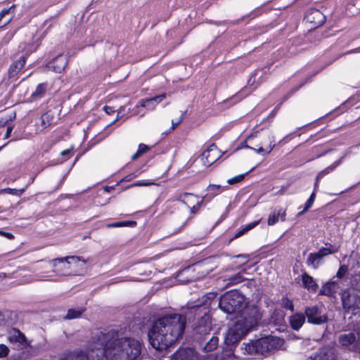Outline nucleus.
Here are the masks:
<instances>
[{
    "label": "nucleus",
    "mask_w": 360,
    "mask_h": 360,
    "mask_svg": "<svg viewBox=\"0 0 360 360\" xmlns=\"http://www.w3.org/2000/svg\"><path fill=\"white\" fill-rule=\"evenodd\" d=\"M0 235L3 236L10 240H12L14 238V236L11 233H9V232H5L4 231H0Z\"/></svg>",
    "instance_id": "nucleus-52"
},
{
    "label": "nucleus",
    "mask_w": 360,
    "mask_h": 360,
    "mask_svg": "<svg viewBox=\"0 0 360 360\" xmlns=\"http://www.w3.org/2000/svg\"><path fill=\"white\" fill-rule=\"evenodd\" d=\"M215 296H216L215 293H209V294H207V297L210 299L214 298Z\"/></svg>",
    "instance_id": "nucleus-61"
},
{
    "label": "nucleus",
    "mask_w": 360,
    "mask_h": 360,
    "mask_svg": "<svg viewBox=\"0 0 360 360\" xmlns=\"http://www.w3.org/2000/svg\"><path fill=\"white\" fill-rule=\"evenodd\" d=\"M141 351L139 340L124 337L120 331L111 329L92 335L87 356L93 360H141Z\"/></svg>",
    "instance_id": "nucleus-1"
},
{
    "label": "nucleus",
    "mask_w": 360,
    "mask_h": 360,
    "mask_svg": "<svg viewBox=\"0 0 360 360\" xmlns=\"http://www.w3.org/2000/svg\"><path fill=\"white\" fill-rule=\"evenodd\" d=\"M305 315L301 313H296L290 317L291 327L298 330L305 322Z\"/></svg>",
    "instance_id": "nucleus-18"
},
{
    "label": "nucleus",
    "mask_w": 360,
    "mask_h": 360,
    "mask_svg": "<svg viewBox=\"0 0 360 360\" xmlns=\"http://www.w3.org/2000/svg\"><path fill=\"white\" fill-rule=\"evenodd\" d=\"M212 322L210 315L205 314L193 326V336L195 341L206 340L210 335Z\"/></svg>",
    "instance_id": "nucleus-7"
},
{
    "label": "nucleus",
    "mask_w": 360,
    "mask_h": 360,
    "mask_svg": "<svg viewBox=\"0 0 360 360\" xmlns=\"http://www.w3.org/2000/svg\"><path fill=\"white\" fill-rule=\"evenodd\" d=\"M186 318L179 314H169L157 318L148 332L150 344L158 350L166 349L181 338Z\"/></svg>",
    "instance_id": "nucleus-2"
},
{
    "label": "nucleus",
    "mask_w": 360,
    "mask_h": 360,
    "mask_svg": "<svg viewBox=\"0 0 360 360\" xmlns=\"http://www.w3.org/2000/svg\"><path fill=\"white\" fill-rule=\"evenodd\" d=\"M220 157V152L214 143L211 144L207 150L202 153V160L204 165L209 167L215 162Z\"/></svg>",
    "instance_id": "nucleus-10"
},
{
    "label": "nucleus",
    "mask_w": 360,
    "mask_h": 360,
    "mask_svg": "<svg viewBox=\"0 0 360 360\" xmlns=\"http://www.w3.org/2000/svg\"><path fill=\"white\" fill-rule=\"evenodd\" d=\"M334 278L335 277H333V279H331L330 281H328L327 283L322 286L320 290L321 295L332 296L336 292V290L338 287V283L333 280Z\"/></svg>",
    "instance_id": "nucleus-16"
},
{
    "label": "nucleus",
    "mask_w": 360,
    "mask_h": 360,
    "mask_svg": "<svg viewBox=\"0 0 360 360\" xmlns=\"http://www.w3.org/2000/svg\"><path fill=\"white\" fill-rule=\"evenodd\" d=\"M309 210H306V205H304V207L303 208V210L300 212H299L296 217H300V216H302L304 212H307Z\"/></svg>",
    "instance_id": "nucleus-57"
},
{
    "label": "nucleus",
    "mask_w": 360,
    "mask_h": 360,
    "mask_svg": "<svg viewBox=\"0 0 360 360\" xmlns=\"http://www.w3.org/2000/svg\"><path fill=\"white\" fill-rule=\"evenodd\" d=\"M166 97V94H162L160 95L154 96L151 98L142 100L141 101V106L146 108L148 109H153L158 103L162 101Z\"/></svg>",
    "instance_id": "nucleus-17"
},
{
    "label": "nucleus",
    "mask_w": 360,
    "mask_h": 360,
    "mask_svg": "<svg viewBox=\"0 0 360 360\" xmlns=\"http://www.w3.org/2000/svg\"><path fill=\"white\" fill-rule=\"evenodd\" d=\"M219 307L224 313L234 315L239 319H242L243 314L248 309L255 308L248 307L245 296L236 290L226 292L221 295L219 300Z\"/></svg>",
    "instance_id": "nucleus-4"
},
{
    "label": "nucleus",
    "mask_w": 360,
    "mask_h": 360,
    "mask_svg": "<svg viewBox=\"0 0 360 360\" xmlns=\"http://www.w3.org/2000/svg\"><path fill=\"white\" fill-rule=\"evenodd\" d=\"M18 195H21L25 192V189L24 188L20 189V190H18Z\"/></svg>",
    "instance_id": "nucleus-63"
},
{
    "label": "nucleus",
    "mask_w": 360,
    "mask_h": 360,
    "mask_svg": "<svg viewBox=\"0 0 360 360\" xmlns=\"http://www.w3.org/2000/svg\"><path fill=\"white\" fill-rule=\"evenodd\" d=\"M304 84V82H302L300 86L293 88L286 96H285L282 101L274 108V110L271 112L273 114V116L274 115L276 110H278L281 106V105L287 101L290 96H291L295 91H297L300 87H302Z\"/></svg>",
    "instance_id": "nucleus-36"
},
{
    "label": "nucleus",
    "mask_w": 360,
    "mask_h": 360,
    "mask_svg": "<svg viewBox=\"0 0 360 360\" xmlns=\"http://www.w3.org/2000/svg\"><path fill=\"white\" fill-rule=\"evenodd\" d=\"M186 357L187 356L185 352L182 351V349H180L173 354L171 360H186Z\"/></svg>",
    "instance_id": "nucleus-40"
},
{
    "label": "nucleus",
    "mask_w": 360,
    "mask_h": 360,
    "mask_svg": "<svg viewBox=\"0 0 360 360\" xmlns=\"http://www.w3.org/2000/svg\"><path fill=\"white\" fill-rule=\"evenodd\" d=\"M261 316L257 308L248 309L227 330L224 337L225 349L226 356L233 354L234 349L238 342L250 330L257 326Z\"/></svg>",
    "instance_id": "nucleus-3"
},
{
    "label": "nucleus",
    "mask_w": 360,
    "mask_h": 360,
    "mask_svg": "<svg viewBox=\"0 0 360 360\" xmlns=\"http://www.w3.org/2000/svg\"><path fill=\"white\" fill-rule=\"evenodd\" d=\"M305 317L309 323L321 325L327 322L328 317L323 314L321 310L317 306L307 307L304 310Z\"/></svg>",
    "instance_id": "nucleus-9"
},
{
    "label": "nucleus",
    "mask_w": 360,
    "mask_h": 360,
    "mask_svg": "<svg viewBox=\"0 0 360 360\" xmlns=\"http://www.w3.org/2000/svg\"><path fill=\"white\" fill-rule=\"evenodd\" d=\"M6 276V274L5 273H4V274H0V281H1L2 278H4Z\"/></svg>",
    "instance_id": "nucleus-64"
},
{
    "label": "nucleus",
    "mask_w": 360,
    "mask_h": 360,
    "mask_svg": "<svg viewBox=\"0 0 360 360\" xmlns=\"http://www.w3.org/2000/svg\"><path fill=\"white\" fill-rule=\"evenodd\" d=\"M61 360H87V358L83 354L72 353L64 356Z\"/></svg>",
    "instance_id": "nucleus-39"
},
{
    "label": "nucleus",
    "mask_w": 360,
    "mask_h": 360,
    "mask_svg": "<svg viewBox=\"0 0 360 360\" xmlns=\"http://www.w3.org/2000/svg\"><path fill=\"white\" fill-rule=\"evenodd\" d=\"M27 57L21 56L18 60L13 61L9 66L8 76L9 79L15 77L24 67Z\"/></svg>",
    "instance_id": "nucleus-15"
},
{
    "label": "nucleus",
    "mask_w": 360,
    "mask_h": 360,
    "mask_svg": "<svg viewBox=\"0 0 360 360\" xmlns=\"http://www.w3.org/2000/svg\"><path fill=\"white\" fill-rule=\"evenodd\" d=\"M268 141H269V144L265 148L263 147H259L258 149H256L248 146H247V147L255 150L258 154H262V155H264L266 154L270 153L275 147L274 136H272L271 134H269Z\"/></svg>",
    "instance_id": "nucleus-22"
},
{
    "label": "nucleus",
    "mask_w": 360,
    "mask_h": 360,
    "mask_svg": "<svg viewBox=\"0 0 360 360\" xmlns=\"http://www.w3.org/2000/svg\"><path fill=\"white\" fill-rule=\"evenodd\" d=\"M285 210L283 209L275 210L271 214H269L268 218V224L269 226H273L278 221L279 217H281V221H284L285 220Z\"/></svg>",
    "instance_id": "nucleus-20"
},
{
    "label": "nucleus",
    "mask_w": 360,
    "mask_h": 360,
    "mask_svg": "<svg viewBox=\"0 0 360 360\" xmlns=\"http://www.w3.org/2000/svg\"><path fill=\"white\" fill-rule=\"evenodd\" d=\"M182 351H184L186 354L187 357L186 360H198L193 349L190 348H183Z\"/></svg>",
    "instance_id": "nucleus-44"
},
{
    "label": "nucleus",
    "mask_w": 360,
    "mask_h": 360,
    "mask_svg": "<svg viewBox=\"0 0 360 360\" xmlns=\"http://www.w3.org/2000/svg\"><path fill=\"white\" fill-rule=\"evenodd\" d=\"M186 113V111H185L181 116L179 117V120L176 122H174L173 120L172 121V127L171 129H174L184 120V115Z\"/></svg>",
    "instance_id": "nucleus-49"
},
{
    "label": "nucleus",
    "mask_w": 360,
    "mask_h": 360,
    "mask_svg": "<svg viewBox=\"0 0 360 360\" xmlns=\"http://www.w3.org/2000/svg\"><path fill=\"white\" fill-rule=\"evenodd\" d=\"M72 155V148L63 150L60 155L65 160L69 159Z\"/></svg>",
    "instance_id": "nucleus-48"
},
{
    "label": "nucleus",
    "mask_w": 360,
    "mask_h": 360,
    "mask_svg": "<svg viewBox=\"0 0 360 360\" xmlns=\"http://www.w3.org/2000/svg\"><path fill=\"white\" fill-rule=\"evenodd\" d=\"M305 19L307 22L314 24L316 27H318L324 23L326 16L319 10L311 8L307 11Z\"/></svg>",
    "instance_id": "nucleus-13"
},
{
    "label": "nucleus",
    "mask_w": 360,
    "mask_h": 360,
    "mask_svg": "<svg viewBox=\"0 0 360 360\" xmlns=\"http://www.w3.org/2000/svg\"><path fill=\"white\" fill-rule=\"evenodd\" d=\"M86 311L85 307H78L76 309H69L67 314L64 317L65 319L70 320L79 318L82 314Z\"/></svg>",
    "instance_id": "nucleus-25"
},
{
    "label": "nucleus",
    "mask_w": 360,
    "mask_h": 360,
    "mask_svg": "<svg viewBox=\"0 0 360 360\" xmlns=\"http://www.w3.org/2000/svg\"><path fill=\"white\" fill-rule=\"evenodd\" d=\"M343 158H341L340 160L335 162L333 165L328 166L323 170H322L321 172L319 173V174L316 176V182L319 181L320 179H321L324 175L330 173L331 171H333L336 167H338L342 162V159Z\"/></svg>",
    "instance_id": "nucleus-31"
},
{
    "label": "nucleus",
    "mask_w": 360,
    "mask_h": 360,
    "mask_svg": "<svg viewBox=\"0 0 360 360\" xmlns=\"http://www.w3.org/2000/svg\"><path fill=\"white\" fill-rule=\"evenodd\" d=\"M359 51V49H352V50H350V51H347V53H344V55L349 54V53H355V52H357Z\"/></svg>",
    "instance_id": "nucleus-59"
},
{
    "label": "nucleus",
    "mask_w": 360,
    "mask_h": 360,
    "mask_svg": "<svg viewBox=\"0 0 360 360\" xmlns=\"http://www.w3.org/2000/svg\"><path fill=\"white\" fill-rule=\"evenodd\" d=\"M195 342L198 343L199 349L205 353L213 352L219 347V338L214 333L210 335L206 340Z\"/></svg>",
    "instance_id": "nucleus-12"
},
{
    "label": "nucleus",
    "mask_w": 360,
    "mask_h": 360,
    "mask_svg": "<svg viewBox=\"0 0 360 360\" xmlns=\"http://www.w3.org/2000/svg\"><path fill=\"white\" fill-rule=\"evenodd\" d=\"M347 271H348V266H347L345 264H342L340 266V268L336 274L335 277L339 279H341L346 275Z\"/></svg>",
    "instance_id": "nucleus-42"
},
{
    "label": "nucleus",
    "mask_w": 360,
    "mask_h": 360,
    "mask_svg": "<svg viewBox=\"0 0 360 360\" xmlns=\"http://www.w3.org/2000/svg\"><path fill=\"white\" fill-rule=\"evenodd\" d=\"M338 342L344 350L360 353V338L355 330H345L339 334Z\"/></svg>",
    "instance_id": "nucleus-6"
},
{
    "label": "nucleus",
    "mask_w": 360,
    "mask_h": 360,
    "mask_svg": "<svg viewBox=\"0 0 360 360\" xmlns=\"http://www.w3.org/2000/svg\"><path fill=\"white\" fill-rule=\"evenodd\" d=\"M245 178V174H239L236 176L229 179L227 183L230 185H233L242 181Z\"/></svg>",
    "instance_id": "nucleus-45"
},
{
    "label": "nucleus",
    "mask_w": 360,
    "mask_h": 360,
    "mask_svg": "<svg viewBox=\"0 0 360 360\" xmlns=\"http://www.w3.org/2000/svg\"><path fill=\"white\" fill-rule=\"evenodd\" d=\"M136 176V174L134 173L129 174L127 176H126L122 181H129Z\"/></svg>",
    "instance_id": "nucleus-54"
},
{
    "label": "nucleus",
    "mask_w": 360,
    "mask_h": 360,
    "mask_svg": "<svg viewBox=\"0 0 360 360\" xmlns=\"http://www.w3.org/2000/svg\"><path fill=\"white\" fill-rule=\"evenodd\" d=\"M236 257H243L245 259H248V256L247 255H238L236 256Z\"/></svg>",
    "instance_id": "nucleus-62"
},
{
    "label": "nucleus",
    "mask_w": 360,
    "mask_h": 360,
    "mask_svg": "<svg viewBox=\"0 0 360 360\" xmlns=\"http://www.w3.org/2000/svg\"><path fill=\"white\" fill-rule=\"evenodd\" d=\"M68 64V58L67 56L59 54L53 58V60L46 65V67L48 69L51 70L55 72L60 73L64 70Z\"/></svg>",
    "instance_id": "nucleus-11"
},
{
    "label": "nucleus",
    "mask_w": 360,
    "mask_h": 360,
    "mask_svg": "<svg viewBox=\"0 0 360 360\" xmlns=\"http://www.w3.org/2000/svg\"><path fill=\"white\" fill-rule=\"evenodd\" d=\"M226 188V186H221L217 184H210L207 186V190L211 197H214Z\"/></svg>",
    "instance_id": "nucleus-28"
},
{
    "label": "nucleus",
    "mask_w": 360,
    "mask_h": 360,
    "mask_svg": "<svg viewBox=\"0 0 360 360\" xmlns=\"http://www.w3.org/2000/svg\"><path fill=\"white\" fill-rule=\"evenodd\" d=\"M255 81V75L252 76L248 80V84L252 85Z\"/></svg>",
    "instance_id": "nucleus-58"
},
{
    "label": "nucleus",
    "mask_w": 360,
    "mask_h": 360,
    "mask_svg": "<svg viewBox=\"0 0 360 360\" xmlns=\"http://www.w3.org/2000/svg\"><path fill=\"white\" fill-rule=\"evenodd\" d=\"M341 300L343 309L345 311H354L358 308L357 304L356 303V296L351 295L349 292L345 291L342 295Z\"/></svg>",
    "instance_id": "nucleus-14"
},
{
    "label": "nucleus",
    "mask_w": 360,
    "mask_h": 360,
    "mask_svg": "<svg viewBox=\"0 0 360 360\" xmlns=\"http://www.w3.org/2000/svg\"><path fill=\"white\" fill-rule=\"evenodd\" d=\"M6 191H7V193H8L10 194L15 195H18V189L8 188L6 189Z\"/></svg>",
    "instance_id": "nucleus-56"
},
{
    "label": "nucleus",
    "mask_w": 360,
    "mask_h": 360,
    "mask_svg": "<svg viewBox=\"0 0 360 360\" xmlns=\"http://www.w3.org/2000/svg\"><path fill=\"white\" fill-rule=\"evenodd\" d=\"M103 109L108 115L115 112V110L112 107L108 105H105Z\"/></svg>",
    "instance_id": "nucleus-53"
},
{
    "label": "nucleus",
    "mask_w": 360,
    "mask_h": 360,
    "mask_svg": "<svg viewBox=\"0 0 360 360\" xmlns=\"http://www.w3.org/2000/svg\"><path fill=\"white\" fill-rule=\"evenodd\" d=\"M150 149V147L147 145H145L143 143H140L139 146V148L137 151L131 156V160H136L138 159L140 156H141L143 154L148 152Z\"/></svg>",
    "instance_id": "nucleus-33"
},
{
    "label": "nucleus",
    "mask_w": 360,
    "mask_h": 360,
    "mask_svg": "<svg viewBox=\"0 0 360 360\" xmlns=\"http://www.w3.org/2000/svg\"><path fill=\"white\" fill-rule=\"evenodd\" d=\"M80 260L79 257L72 256L65 258H56L51 261L54 268V271L62 276H68L71 274L72 262H77Z\"/></svg>",
    "instance_id": "nucleus-8"
},
{
    "label": "nucleus",
    "mask_w": 360,
    "mask_h": 360,
    "mask_svg": "<svg viewBox=\"0 0 360 360\" xmlns=\"http://www.w3.org/2000/svg\"><path fill=\"white\" fill-rule=\"evenodd\" d=\"M258 224H259V221H255L248 224H246L243 228H242L240 230H239L238 231H237L235 233L233 238H238L242 236L246 232L254 229Z\"/></svg>",
    "instance_id": "nucleus-30"
},
{
    "label": "nucleus",
    "mask_w": 360,
    "mask_h": 360,
    "mask_svg": "<svg viewBox=\"0 0 360 360\" xmlns=\"http://www.w3.org/2000/svg\"><path fill=\"white\" fill-rule=\"evenodd\" d=\"M280 304L284 309H290L291 311H294V304L292 301L286 297L281 298Z\"/></svg>",
    "instance_id": "nucleus-38"
},
{
    "label": "nucleus",
    "mask_w": 360,
    "mask_h": 360,
    "mask_svg": "<svg viewBox=\"0 0 360 360\" xmlns=\"http://www.w3.org/2000/svg\"><path fill=\"white\" fill-rule=\"evenodd\" d=\"M136 225V221H119L115 222L112 224H109L107 225L108 227H122V226H135Z\"/></svg>",
    "instance_id": "nucleus-37"
},
{
    "label": "nucleus",
    "mask_w": 360,
    "mask_h": 360,
    "mask_svg": "<svg viewBox=\"0 0 360 360\" xmlns=\"http://www.w3.org/2000/svg\"><path fill=\"white\" fill-rule=\"evenodd\" d=\"M187 223V220L184 221L183 223H181V226H174L173 228V230H172V234H174V233H178L179 232H180L184 228V226H186Z\"/></svg>",
    "instance_id": "nucleus-50"
},
{
    "label": "nucleus",
    "mask_w": 360,
    "mask_h": 360,
    "mask_svg": "<svg viewBox=\"0 0 360 360\" xmlns=\"http://www.w3.org/2000/svg\"><path fill=\"white\" fill-rule=\"evenodd\" d=\"M333 357L331 353L321 352L314 356L308 357L306 360H333Z\"/></svg>",
    "instance_id": "nucleus-32"
},
{
    "label": "nucleus",
    "mask_w": 360,
    "mask_h": 360,
    "mask_svg": "<svg viewBox=\"0 0 360 360\" xmlns=\"http://www.w3.org/2000/svg\"><path fill=\"white\" fill-rule=\"evenodd\" d=\"M178 200L185 204L187 207H191L198 201V197L190 193L181 194L178 198Z\"/></svg>",
    "instance_id": "nucleus-23"
},
{
    "label": "nucleus",
    "mask_w": 360,
    "mask_h": 360,
    "mask_svg": "<svg viewBox=\"0 0 360 360\" xmlns=\"http://www.w3.org/2000/svg\"><path fill=\"white\" fill-rule=\"evenodd\" d=\"M47 88L46 83H41L37 85L35 91L31 94V98L33 100L41 98L44 96Z\"/></svg>",
    "instance_id": "nucleus-27"
},
{
    "label": "nucleus",
    "mask_w": 360,
    "mask_h": 360,
    "mask_svg": "<svg viewBox=\"0 0 360 360\" xmlns=\"http://www.w3.org/2000/svg\"><path fill=\"white\" fill-rule=\"evenodd\" d=\"M302 281L303 286L308 290L316 291L318 285L315 282L312 276H309L307 272L302 274Z\"/></svg>",
    "instance_id": "nucleus-19"
},
{
    "label": "nucleus",
    "mask_w": 360,
    "mask_h": 360,
    "mask_svg": "<svg viewBox=\"0 0 360 360\" xmlns=\"http://www.w3.org/2000/svg\"><path fill=\"white\" fill-rule=\"evenodd\" d=\"M41 120L42 126L46 128L52 124L53 116L49 112H46L41 115Z\"/></svg>",
    "instance_id": "nucleus-34"
},
{
    "label": "nucleus",
    "mask_w": 360,
    "mask_h": 360,
    "mask_svg": "<svg viewBox=\"0 0 360 360\" xmlns=\"http://www.w3.org/2000/svg\"><path fill=\"white\" fill-rule=\"evenodd\" d=\"M202 202H203V200H201L200 201H197L195 204L193 205L191 207H188L190 208L191 212L192 214H196L199 211L200 207L201 205L202 204Z\"/></svg>",
    "instance_id": "nucleus-46"
},
{
    "label": "nucleus",
    "mask_w": 360,
    "mask_h": 360,
    "mask_svg": "<svg viewBox=\"0 0 360 360\" xmlns=\"http://www.w3.org/2000/svg\"><path fill=\"white\" fill-rule=\"evenodd\" d=\"M243 281L244 278L243 277L241 273H238L234 276L225 278L224 279V281L226 282L227 285H233L240 283Z\"/></svg>",
    "instance_id": "nucleus-29"
},
{
    "label": "nucleus",
    "mask_w": 360,
    "mask_h": 360,
    "mask_svg": "<svg viewBox=\"0 0 360 360\" xmlns=\"http://www.w3.org/2000/svg\"><path fill=\"white\" fill-rule=\"evenodd\" d=\"M10 340H15L20 344L24 343L26 341L25 335L21 333L19 330H15L13 335L9 338Z\"/></svg>",
    "instance_id": "nucleus-35"
},
{
    "label": "nucleus",
    "mask_w": 360,
    "mask_h": 360,
    "mask_svg": "<svg viewBox=\"0 0 360 360\" xmlns=\"http://www.w3.org/2000/svg\"><path fill=\"white\" fill-rule=\"evenodd\" d=\"M12 131H13V127H11V126H8V127H7V129H6V134H5V135H4V139H8V138H9V137H10V136H11V134Z\"/></svg>",
    "instance_id": "nucleus-55"
},
{
    "label": "nucleus",
    "mask_w": 360,
    "mask_h": 360,
    "mask_svg": "<svg viewBox=\"0 0 360 360\" xmlns=\"http://www.w3.org/2000/svg\"><path fill=\"white\" fill-rule=\"evenodd\" d=\"M150 183L148 182H144V181H137L133 184H131L129 187H134V186H149Z\"/></svg>",
    "instance_id": "nucleus-51"
},
{
    "label": "nucleus",
    "mask_w": 360,
    "mask_h": 360,
    "mask_svg": "<svg viewBox=\"0 0 360 360\" xmlns=\"http://www.w3.org/2000/svg\"><path fill=\"white\" fill-rule=\"evenodd\" d=\"M13 315V313L11 311H0V325H12L14 323Z\"/></svg>",
    "instance_id": "nucleus-26"
},
{
    "label": "nucleus",
    "mask_w": 360,
    "mask_h": 360,
    "mask_svg": "<svg viewBox=\"0 0 360 360\" xmlns=\"http://www.w3.org/2000/svg\"><path fill=\"white\" fill-rule=\"evenodd\" d=\"M8 352H9L8 347L4 344H1L0 345V358L6 357L8 354Z\"/></svg>",
    "instance_id": "nucleus-47"
},
{
    "label": "nucleus",
    "mask_w": 360,
    "mask_h": 360,
    "mask_svg": "<svg viewBox=\"0 0 360 360\" xmlns=\"http://www.w3.org/2000/svg\"><path fill=\"white\" fill-rule=\"evenodd\" d=\"M283 340L273 337L267 336L256 340L245 345V350L250 354L266 355L268 353L281 347Z\"/></svg>",
    "instance_id": "nucleus-5"
},
{
    "label": "nucleus",
    "mask_w": 360,
    "mask_h": 360,
    "mask_svg": "<svg viewBox=\"0 0 360 360\" xmlns=\"http://www.w3.org/2000/svg\"><path fill=\"white\" fill-rule=\"evenodd\" d=\"M319 252L323 255V257H326L327 255H329L330 254L335 253L338 251V248H335L333 249H330L328 248H321L319 250Z\"/></svg>",
    "instance_id": "nucleus-43"
},
{
    "label": "nucleus",
    "mask_w": 360,
    "mask_h": 360,
    "mask_svg": "<svg viewBox=\"0 0 360 360\" xmlns=\"http://www.w3.org/2000/svg\"><path fill=\"white\" fill-rule=\"evenodd\" d=\"M14 9V6H11L9 8H4L0 12V27H5L8 24L12 18V15H9L11 10Z\"/></svg>",
    "instance_id": "nucleus-24"
},
{
    "label": "nucleus",
    "mask_w": 360,
    "mask_h": 360,
    "mask_svg": "<svg viewBox=\"0 0 360 360\" xmlns=\"http://www.w3.org/2000/svg\"><path fill=\"white\" fill-rule=\"evenodd\" d=\"M323 258V257L319 251L314 253H310L307 259V264L312 266L314 269H317L321 264Z\"/></svg>",
    "instance_id": "nucleus-21"
},
{
    "label": "nucleus",
    "mask_w": 360,
    "mask_h": 360,
    "mask_svg": "<svg viewBox=\"0 0 360 360\" xmlns=\"http://www.w3.org/2000/svg\"><path fill=\"white\" fill-rule=\"evenodd\" d=\"M114 187L112 186H105V190L108 192H110L111 190H113Z\"/></svg>",
    "instance_id": "nucleus-60"
},
{
    "label": "nucleus",
    "mask_w": 360,
    "mask_h": 360,
    "mask_svg": "<svg viewBox=\"0 0 360 360\" xmlns=\"http://www.w3.org/2000/svg\"><path fill=\"white\" fill-rule=\"evenodd\" d=\"M318 186V183L316 182L315 184V186H314V192L311 194L309 198L307 200V201L306 202V210H309V208L311 207V206L313 205V203L315 200V197H316V188Z\"/></svg>",
    "instance_id": "nucleus-41"
}]
</instances>
